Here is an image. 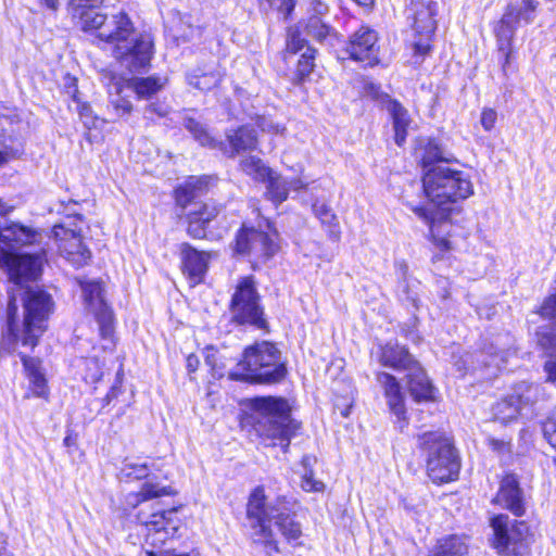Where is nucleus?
<instances>
[{
    "label": "nucleus",
    "mask_w": 556,
    "mask_h": 556,
    "mask_svg": "<svg viewBox=\"0 0 556 556\" xmlns=\"http://www.w3.org/2000/svg\"><path fill=\"white\" fill-rule=\"evenodd\" d=\"M539 345L545 351L547 361L544 364V370L547 380L556 381V330L541 329L536 333Z\"/></svg>",
    "instance_id": "obj_29"
},
{
    "label": "nucleus",
    "mask_w": 556,
    "mask_h": 556,
    "mask_svg": "<svg viewBox=\"0 0 556 556\" xmlns=\"http://www.w3.org/2000/svg\"><path fill=\"white\" fill-rule=\"evenodd\" d=\"M538 400V387L528 382H520L513 388L511 393L494 404L493 418L502 424L515 420L526 406Z\"/></svg>",
    "instance_id": "obj_12"
},
{
    "label": "nucleus",
    "mask_w": 556,
    "mask_h": 556,
    "mask_svg": "<svg viewBox=\"0 0 556 556\" xmlns=\"http://www.w3.org/2000/svg\"><path fill=\"white\" fill-rule=\"evenodd\" d=\"M227 140L232 150L231 156L243 152H251L257 148L255 131L249 126H242L232 134H228Z\"/></svg>",
    "instance_id": "obj_31"
},
{
    "label": "nucleus",
    "mask_w": 556,
    "mask_h": 556,
    "mask_svg": "<svg viewBox=\"0 0 556 556\" xmlns=\"http://www.w3.org/2000/svg\"><path fill=\"white\" fill-rule=\"evenodd\" d=\"M109 103L113 112L118 117L127 116L132 111V104L128 97L124 96V89L127 88L125 80L112 77L108 85Z\"/></svg>",
    "instance_id": "obj_28"
},
{
    "label": "nucleus",
    "mask_w": 556,
    "mask_h": 556,
    "mask_svg": "<svg viewBox=\"0 0 556 556\" xmlns=\"http://www.w3.org/2000/svg\"><path fill=\"white\" fill-rule=\"evenodd\" d=\"M167 113V109L165 105L160 104V102L150 103L144 111L147 117H152L153 114L157 116H164Z\"/></svg>",
    "instance_id": "obj_54"
},
{
    "label": "nucleus",
    "mask_w": 556,
    "mask_h": 556,
    "mask_svg": "<svg viewBox=\"0 0 556 556\" xmlns=\"http://www.w3.org/2000/svg\"><path fill=\"white\" fill-rule=\"evenodd\" d=\"M472 358L473 356L471 354H466L465 358H462L459 362H456L455 366H457L458 371L465 372L467 370L466 365L468 363H471V369L476 370L478 367L473 365Z\"/></svg>",
    "instance_id": "obj_56"
},
{
    "label": "nucleus",
    "mask_w": 556,
    "mask_h": 556,
    "mask_svg": "<svg viewBox=\"0 0 556 556\" xmlns=\"http://www.w3.org/2000/svg\"><path fill=\"white\" fill-rule=\"evenodd\" d=\"M419 445L427 457L428 476L434 483H445L457 478L459 457L448 438L441 432H427L419 437Z\"/></svg>",
    "instance_id": "obj_7"
},
{
    "label": "nucleus",
    "mask_w": 556,
    "mask_h": 556,
    "mask_svg": "<svg viewBox=\"0 0 556 556\" xmlns=\"http://www.w3.org/2000/svg\"><path fill=\"white\" fill-rule=\"evenodd\" d=\"M77 25L111 45L114 58L129 72H139L150 65L153 40L148 34H137L125 12L105 15L94 9L86 10L80 13Z\"/></svg>",
    "instance_id": "obj_3"
},
{
    "label": "nucleus",
    "mask_w": 556,
    "mask_h": 556,
    "mask_svg": "<svg viewBox=\"0 0 556 556\" xmlns=\"http://www.w3.org/2000/svg\"><path fill=\"white\" fill-rule=\"evenodd\" d=\"M13 210V206L9 205L8 203L3 202L0 199V215L4 216L9 214Z\"/></svg>",
    "instance_id": "obj_58"
},
{
    "label": "nucleus",
    "mask_w": 556,
    "mask_h": 556,
    "mask_svg": "<svg viewBox=\"0 0 556 556\" xmlns=\"http://www.w3.org/2000/svg\"><path fill=\"white\" fill-rule=\"evenodd\" d=\"M165 81L156 76L125 80L127 88L134 90L139 99L151 98L164 87Z\"/></svg>",
    "instance_id": "obj_32"
},
{
    "label": "nucleus",
    "mask_w": 556,
    "mask_h": 556,
    "mask_svg": "<svg viewBox=\"0 0 556 556\" xmlns=\"http://www.w3.org/2000/svg\"><path fill=\"white\" fill-rule=\"evenodd\" d=\"M199 365V359L194 355H189L187 358V367L190 371H195Z\"/></svg>",
    "instance_id": "obj_57"
},
{
    "label": "nucleus",
    "mask_w": 556,
    "mask_h": 556,
    "mask_svg": "<svg viewBox=\"0 0 556 556\" xmlns=\"http://www.w3.org/2000/svg\"><path fill=\"white\" fill-rule=\"evenodd\" d=\"M257 126L262 129V131L281 135L283 136L287 128L285 125L278 124L274 122L271 118L266 116H260L256 122Z\"/></svg>",
    "instance_id": "obj_46"
},
{
    "label": "nucleus",
    "mask_w": 556,
    "mask_h": 556,
    "mask_svg": "<svg viewBox=\"0 0 556 556\" xmlns=\"http://www.w3.org/2000/svg\"><path fill=\"white\" fill-rule=\"evenodd\" d=\"M256 432L266 439L279 440L286 448L298 426L290 417L288 402L280 397L264 396L250 401Z\"/></svg>",
    "instance_id": "obj_6"
},
{
    "label": "nucleus",
    "mask_w": 556,
    "mask_h": 556,
    "mask_svg": "<svg viewBox=\"0 0 556 556\" xmlns=\"http://www.w3.org/2000/svg\"><path fill=\"white\" fill-rule=\"evenodd\" d=\"M508 354V352H501L493 353L491 351L489 352H481L477 355L478 363H483L484 367H494L496 370H500L502 367V364L505 361V355Z\"/></svg>",
    "instance_id": "obj_44"
},
{
    "label": "nucleus",
    "mask_w": 556,
    "mask_h": 556,
    "mask_svg": "<svg viewBox=\"0 0 556 556\" xmlns=\"http://www.w3.org/2000/svg\"><path fill=\"white\" fill-rule=\"evenodd\" d=\"M493 503L510 510L516 516L525 513L522 491L514 475H506L500 484V490L493 498Z\"/></svg>",
    "instance_id": "obj_18"
},
{
    "label": "nucleus",
    "mask_w": 556,
    "mask_h": 556,
    "mask_svg": "<svg viewBox=\"0 0 556 556\" xmlns=\"http://www.w3.org/2000/svg\"><path fill=\"white\" fill-rule=\"evenodd\" d=\"M185 126L186 128L193 134L194 138L202 144V146H213L214 140L207 135L205 129L201 126L199 122H197L193 118H186L185 119Z\"/></svg>",
    "instance_id": "obj_43"
},
{
    "label": "nucleus",
    "mask_w": 556,
    "mask_h": 556,
    "mask_svg": "<svg viewBox=\"0 0 556 556\" xmlns=\"http://www.w3.org/2000/svg\"><path fill=\"white\" fill-rule=\"evenodd\" d=\"M277 232L243 227L237 236L236 252L265 262L278 251Z\"/></svg>",
    "instance_id": "obj_11"
},
{
    "label": "nucleus",
    "mask_w": 556,
    "mask_h": 556,
    "mask_svg": "<svg viewBox=\"0 0 556 556\" xmlns=\"http://www.w3.org/2000/svg\"><path fill=\"white\" fill-rule=\"evenodd\" d=\"M280 352L269 342L255 343L244 350L242 359L229 371L231 380L275 383L286 376Z\"/></svg>",
    "instance_id": "obj_5"
},
{
    "label": "nucleus",
    "mask_w": 556,
    "mask_h": 556,
    "mask_svg": "<svg viewBox=\"0 0 556 556\" xmlns=\"http://www.w3.org/2000/svg\"><path fill=\"white\" fill-rule=\"evenodd\" d=\"M270 8H276L287 18L295 7V0H273V4L266 1Z\"/></svg>",
    "instance_id": "obj_51"
},
{
    "label": "nucleus",
    "mask_w": 556,
    "mask_h": 556,
    "mask_svg": "<svg viewBox=\"0 0 556 556\" xmlns=\"http://www.w3.org/2000/svg\"><path fill=\"white\" fill-rule=\"evenodd\" d=\"M379 363L394 370L408 371L416 361L404 346L389 342L380 346Z\"/></svg>",
    "instance_id": "obj_22"
},
{
    "label": "nucleus",
    "mask_w": 556,
    "mask_h": 556,
    "mask_svg": "<svg viewBox=\"0 0 556 556\" xmlns=\"http://www.w3.org/2000/svg\"><path fill=\"white\" fill-rule=\"evenodd\" d=\"M508 522V516L505 515H498L492 519V527L495 535L494 545L500 552L508 548L510 542L515 540L509 530Z\"/></svg>",
    "instance_id": "obj_36"
},
{
    "label": "nucleus",
    "mask_w": 556,
    "mask_h": 556,
    "mask_svg": "<svg viewBox=\"0 0 556 556\" xmlns=\"http://www.w3.org/2000/svg\"><path fill=\"white\" fill-rule=\"evenodd\" d=\"M79 115L87 128L96 127L97 118L91 116V110L87 104L80 106Z\"/></svg>",
    "instance_id": "obj_53"
},
{
    "label": "nucleus",
    "mask_w": 556,
    "mask_h": 556,
    "mask_svg": "<svg viewBox=\"0 0 556 556\" xmlns=\"http://www.w3.org/2000/svg\"><path fill=\"white\" fill-rule=\"evenodd\" d=\"M468 545L464 538L451 535L439 541L434 556H466Z\"/></svg>",
    "instance_id": "obj_38"
},
{
    "label": "nucleus",
    "mask_w": 556,
    "mask_h": 556,
    "mask_svg": "<svg viewBox=\"0 0 556 556\" xmlns=\"http://www.w3.org/2000/svg\"><path fill=\"white\" fill-rule=\"evenodd\" d=\"M103 0H71L70 5L73 10V16L79 20L83 11L93 9L94 5L102 3Z\"/></svg>",
    "instance_id": "obj_48"
},
{
    "label": "nucleus",
    "mask_w": 556,
    "mask_h": 556,
    "mask_svg": "<svg viewBox=\"0 0 556 556\" xmlns=\"http://www.w3.org/2000/svg\"><path fill=\"white\" fill-rule=\"evenodd\" d=\"M211 178L207 176L195 177L191 176L188 180L179 186L176 191V201L179 205H187V203L194 198L198 192L204 190L210 182Z\"/></svg>",
    "instance_id": "obj_33"
},
{
    "label": "nucleus",
    "mask_w": 556,
    "mask_h": 556,
    "mask_svg": "<svg viewBox=\"0 0 556 556\" xmlns=\"http://www.w3.org/2000/svg\"><path fill=\"white\" fill-rule=\"evenodd\" d=\"M18 122L20 118L15 109L0 104V165L20 153V147L12 135H5L9 127Z\"/></svg>",
    "instance_id": "obj_19"
},
{
    "label": "nucleus",
    "mask_w": 556,
    "mask_h": 556,
    "mask_svg": "<svg viewBox=\"0 0 556 556\" xmlns=\"http://www.w3.org/2000/svg\"><path fill=\"white\" fill-rule=\"evenodd\" d=\"M21 361L24 366L25 375L29 381V392H27L24 397L29 399L30 396H35L48 400L50 390L41 366V361L24 354H21Z\"/></svg>",
    "instance_id": "obj_20"
},
{
    "label": "nucleus",
    "mask_w": 556,
    "mask_h": 556,
    "mask_svg": "<svg viewBox=\"0 0 556 556\" xmlns=\"http://www.w3.org/2000/svg\"><path fill=\"white\" fill-rule=\"evenodd\" d=\"M306 40L301 37L300 31L291 28L288 33L286 50L288 53L295 54L305 47Z\"/></svg>",
    "instance_id": "obj_45"
},
{
    "label": "nucleus",
    "mask_w": 556,
    "mask_h": 556,
    "mask_svg": "<svg viewBox=\"0 0 556 556\" xmlns=\"http://www.w3.org/2000/svg\"><path fill=\"white\" fill-rule=\"evenodd\" d=\"M418 157L422 175L437 165L452 163L450 155L434 140H428L426 146L419 149Z\"/></svg>",
    "instance_id": "obj_30"
},
{
    "label": "nucleus",
    "mask_w": 556,
    "mask_h": 556,
    "mask_svg": "<svg viewBox=\"0 0 556 556\" xmlns=\"http://www.w3.org/2000/svg\"><path fill=\"white\" fill-rule=\"evenodd\" d=\"M240 167L247 175L258 181H265L266 177L269 176L271 170L257 156H249L242 159L240 162Z\"/></svg>",
    "instance_id": "obj_39"
},
{
    "label": "nucleus",
    "mask_w": 556,
    "mask_h": 556,
    "mask_svg": "<svg viewBox=\"0 0 556 556\" xmlns=\"http://www.w3.org/2000/svg\"><path fill=\"white\" fill-rule=\"evenodd\" d=\"M315 50L313 48H306V50L302 53L301 58L298 61L296 70H295V78L298 83L304 81L308 75L312 73L315 64Z\"/></svg>",
    "instance_id": "obj_41"
},
{
    "label": "nucleus",
    "mask_w": 556,
    "mask_h": 556,
    "mask_svg": "<svg viewBox=\"0 0 556 556\" xmlns=\"http://www.w3.org/2000/svg\"><path fill=\"white\" fill-rule=\"evenodd\" d=\"M407 386L410 395L416 402H427L434 397V388L418 362L408 370Z\"/></svg>",
    "instance_id": "obj_23"
},
{
    "label": "nucleus",
    "mask_w": 556,
    "mask_h": 556,
    "mask_svg": "<svg viewBox=\"0 0 556 556\" xmlns=\"http://www.w3.org/2000/svg\"><path fill=\"white\" fill-rule=\"evenodd\" d=\"M497 113L494 109L485 108L481 112L480 123L485 131H491L496 123Z\"/></svg>",
    "instance_id": "obj_49"
},
{
    "label": "nucleus",
    "mask_w": 556,
    "mask_h": 556,
    "mask_svg": "<svg viewBox=\"0 0 556 556\" xmlns=\"http://www.w3.org/2000/svg\"><path fill=\"white\" fill-rule=\"evenodd\" d=\"M172 494L169 486H163L150 481L144 482L138 492H130L125 496L126 508H136L153 498Z\"/></svg>",
    "instance_id": "obj_27"
},
{
    "label": "nucleus",
    "mask_w": 556,
    "mask_h": 556,
    "mask_svg": "<svg viewBox=\"0 0 556 556\" xmlns=\"http://www.w3.org/2000/svg\"><path fill=\"white\" fill-rule=\"evenodd\" d=\"M41 1L47 8L51 9V10L58 9V4H59L58 0H41Z\"/></svg>",
    "instance_id": "obj_60"
},
{
    "label": "nucleus",
    "mask_w": 556,
    "mask_h": 556,
    "mask_svg": "<svg viewBox=\"0 0 556 556\" xmlns=\"http://www.w3.org/2000/svg\"><path fill=\"white\" fill-rule=\"evenodd\" d=\"M247 516L254 529V543L263 545L269 556L279 553L271 525L278 528L289 543L296 542L302 535L300 523L280 508L267 504L263 486L255 488L250 494Z\"/></svg>",
    "instance_id": "obj_4"
},
{
    "label": "nucleus",
    "mask_w": 556,
    "mask_h": 556,
    "mask_svg": "<svg viewBox=\"0 0 556 556\" xmlns=\"http://www.w3.org/2000/svg\"><path fill=\"white\" fill-rule=\"evenodd\" d=\"M123 478L142 479L149 475V467L144 463H136L130 459H125L121 468Z\"/></svg>",
    "instance_id": "obj_42"
},
{
    "label": "nucleus",
    "mask_w": 556,
    "mask_h": 556,
    "mask_svg": "<svg viewBox=\"0 0 556 556\" xmlns=\"http://www.w3.org/2000/svg\"><path fill=\"white\" fill-rule=\"evenodd\" d=\"M377 33L366 26L356 30L346 43L345 51L350 59L362 63L364 66H374L379 62Z\"/></svg>",
    "instance_id": "obj_14"
},
{
    "label": "nucleus",
    "mask_w": 556,
    "mask_h": 556,
    "mask_svg": "<svg viewBox=\"0 0 556 556\" xmlns=\"http://www.w3.org/2000/svg\"><path fill=\"white\" fill-rule=\"evenodd\" d=\"M315 216L321 222L323 225H326L330 228V231L338 238V218L337 215L332 212L331 207L326 203L316 202L313 205Z\"/></svg>",
    "instance_id": "obj_40"
},
{
    "label": "nucleus",
    "mask_w": 556,
    "mask_h": 556,
    "mask_svg": "<svg viewBox=\"0 0 556 556\" xmlns=\"http://www.w3.org/2000/svg\"><path fill=\"white\" fill-rule=\"evenodd\" d=\"M0 556H3V555L0 554Z\"/></svg>",
    "instance_id": "obj_61"
},
{
    "label": "nucleus",
    "mask_w": 556,
    "mask_h": 556,
    "mask_svg": "<svg viewBox=\"0 0 556 556\" xmlns=\"http://www.w3.org/2000/svg\"><path fill=\"white\" fill-rule=\"evenodd\" d=\"M306 33L321 43L334 46L338 40L337 33L319 16H309L306 23Z\"/></svg>",
    "instance_id": "obj_34"
},
{
    "label": "nucleus",
    "mask_w": 556,
    "mask_h": 556,
    "mask_svg": "<svg viewBox=\"0 0 556 556\" xmlns=\"http://www.w3.org/2000/svg\"><path fill=\"white\" fill-rule=\"evenodd\" d=\"M309 11L313 13L312 16H319L328 13V5L321 0H312L309 4Z\"/></svg>",
    "instance_id": "obj_55"
},
{
    "label": "nucleus",
    "mask_w": 556,
    "mask_h": 556,
    "mask_svg": "<svg viewBox=\"0 0 556 556\" xmlns=\"http://www.w3.org/2000/svg\"><path fill=\"white\" fill-rule=\"evenodd\" d=\"M40 233L18 223L0 229V266L9 274L13 287L9 291L7 308L8 330L3 348L14 351L17 344L33 350L47 329L46 321L52 312L51 296L39 288L26 283L36 280L43 263L41 254L16 255L13 249L38 242Z\"/></svg>",
    "instance_id": "obj_1"
},
{
    "label": "nucleus",
    "mask_w": 556,
    "mask_h": 556,
    "mask_svg": "<svg viewBox=\"0 0 556 556\" xmlns=\"http://www.w3.org/2000/svg\"><path fill=\"white\" fill-rule=\"evenodd\" d=\"M219 210L216 205L204 203L199 210L189 213L188 232L193 238L205 236V226L217 216Z\"/></svg>",
    "instance_id": "obj_26"
},
{
    "label": "nucleus",
    "mask_w": 556,
    "mask_h": 556,
    "mask_svg": "<svg viewBox=\"0 0 556 556\" xmlns=\"http://www.w3.org/2000/svg\"><path fill=\"white\" fill-rule=\"evenodd\" d=\"M544 437L556 450V415L544 426Z\"/></svg>",
    "instance_id": "obj_52"
},
{
    "label": "nucleus",
    "mask_w": 556,
    "mask_h": 556,
    "mask_svg": "<svg viewBox=\"0 0 556 556\" xmlns=\"http://www.w3.org/2000/svg\"><path fill=\"white\" fill-rule=\"evenodd\" d=\"M434 3L421 5L414 16V30L418 39L414 42L415 54L426 55L431 49V38L434 34L437 22L434 20Z\"/></svg>",
    "instance_id": "obj_16"
},
{
    "label": "nucleus",
    "mask_w": 556,
    "mask_h": 556,
    "mask_svg": "<svg viewBox=\"0 0 556 556\" xmlns=\"http://www.w3.org/2000/svg\"><path fill=\"white\" fill-rule=\"evenodd\" d=\"M490 444L494 447V450L502 451L506 446L505 441H497L495 439H490Z\"/></svg>",
    "instance_id": "obj_59"
},
{
    "label": "nucleus",
    "mask_w": 556,
    "mask_h": 556,
    "mask_svg": "<svg viewBox=\"0 0 556 556\" xmlns=\"http://www.w3.org/2000/svg\"><path fill=\"white\" fill-rule=\"evenodd\" d=\"M53 236L61 253L75 266H84L90 260L91 252L84 245L79 232L63 225H55Z\"/></svg>",
    "instance_id": "obj_15"
},
{
    "label": "nucleus",
    "mask_w": 556,
    "mask_h": 556,
    "mask_svg": "<svg viewBox=\"0 0 556 556\" xmlns=\"http://www.w3.org/2000/svg\"><path fill=\"white\" fill-rule=\"evenodd\" d=\"M180 257L182 273L189 278L192 285L200 283L207 270L211 254L204 251H198L189 243L180 245Z\"/></svg>",
    "instance_id": "obj_17"
},
{
    "label": "nucleus",
    "mask_w": 556,
    "mask_h": 556,
    "mask_svg": "<svg viewBox=\"0 0 556 556\" xmlns=\"http://www.w3.org/2000/svg\"><path fill=\"white\" fill-rule=\"evenodd\" d=\"M232 320L239 325H251L257 329H267V321L263 318L260 305V295L253 277H243L239 280L231 299Z\"/></svg>",
    "instance_id": "obj_10"
},
{
    "label": "nucleus",
    "mask_w": 556,
    "mask_h": 556,
    "mask_svg": "<svg viewBox=\"0 0 556 556\" xmlns=\"http://www.w3.org/2000/svg\"><path fill=\"white\" fill-rule=\"evenodd\" d=\"M102 367L103 363H100L97 354L81 358L77 363V368L80 371L81 378L87 383H97L101 380L103 376Z\"/></svg>",
    "instance_id": "obj_37"
},
{
    "label": "nucleus",
    "mask_w": 556,
    "mask_h": 556,
    "mask_svg": "<svg viewBox=\"0 0 556 556\" xmlns=\"http://www.w3.org/2000/svg\"><path fill=\"white\" fill-rule=\"evenodd\" d=\"M86 308L92 313L99 325L101 349L112 352L115 348L113 313L104 301L103 286L100 280L78 279Z\"/></svg>",
    "instance_id": "obj_9"
},
{
    "label": "nucleus",
    "mask_w": 556,
    "mask_h": 556,
    "mask_svg": "<svg viewBox=\"0 0 556 556\" xmlns=\"http://www.w3.org/2000/svg\"><path fill=\"white\" fill-rule=\"evenodd\" d=\"M387 110L392 118L395 143L403 146L406 141L407 129L412 124L408 111L396 100H389Z\"/></svg>",
    "instance_id": "obj_25"
},
{
    "label": "nucleus",
    "mask_w": 556,
    "mask_h": 556,
    "mask_svg": "<svg viewBox=\"0 0 556 556\" xmlns=\"http://www.w3.org/2000/svg\"><path fill=\"white\" fill-rule=\"evenodd\" d=\"M302 489L306 492H321L325 489V484L316 480L312 471H305L302 477Z\"/></svg>",
    "instance_id": "obj_47"
},
{
    "label": "nucleus",
    "mask_w": 556,
    "mask_h": 556,
    "mask_svg": "<svg viewBox=\"0 0 556 556\" xmlns=\"http://www.w3.org/2000/svg\"><path fill=\"white\" fill-rule=\"evenodd\" d=\"M267 195L276 204L287 200L290 189L300 190L305 187L301 179L287 180L277 173L270 170L269 176L266 177Z\"/></svg>",
    "instance_id": "obj_24"
},
{
    "label": "nucleus",
    "mask_w": 556,
    "mask_h": 556,
    "mask_svg": "<svg viewBox=\"0 0 556 556\" xmlns=\"http://www.w3.org/2000/svg\"><path fill=\"white\" fill-rule=\"evenodd\" d=\"M422 188L430 202L439 206L435 213L422 206H415L406 201L413 212L429 225L432 242L441 251L451 250L450 240L452 223L448 219L451 210L445 205L465 200L473 194V184L468 172L451 164H441L426 170L422 175Z\"/></svg>",
    "instance_id": "obj_2"
},
{
    "label": "nucleus",
    "mask_w": 556,
    "mask_h": 556,
    "mask_svg": "<svg viewBox=\"0 0 556 556\" xmlns=\"http://www.w3.org/2000/svg\"><path fill=\"white\" fill-rule=\"evenodd\" d=\"M540 314L544 318L556 320V293L548 296L540 308Z\"/></svg>",
    "instance_id": "obj_50"
},
{
    "label": "nucleus",
    "mask_w": 556,
    "mask_h": 556,
    "mask_svg": "<svg viewBox=\"0 0 556 556\" xmlns=\"http://www.w3.org/2000/svg\"><path fill=\"white\" fill-rule=\"evenodd\" d=\"M538 7L539 2L536 0H519L507 4L494 29L498 50L505 56L504 67L509 63L513 53L511 43L520 22L531 24L535 18Z\"/></svg>",
    "instance_id": "obj_8"
},
{
    "label": "nucleus",
    "mask_w": 556,
    "mask_h": 556,
    "mask_svg": "<svg viewBox=\"0 0 556 556\" xmlns=\"http://www.w3.org/2000/svg\"><path fill=\"white\" fill-rule=\"evenodd\" d=\"M377 382L383 390L384 397L387 399L390 410L400 419H405V404L404 394L397 379L388 372H378L376 376Z\"/></svg>",
    "instance_id": "obj_21"
},
{
    "label": "nucleus",
    "mask_w": 556,
    "mask_h": 556,
    "mask_svg": "<svg viewBox=\"0 0 556 556\" xmlns=\"http://www.w3.org/2000/svg\"><path fill=\"white\" fill-rule=\"evenodd\" d=\"M137 519L144 526L147 530L146 541L152 546L162 545L167 540L173 539L180 527V520L177 518L175 509L152 514L140 510Z\"/></svg>",
    "instance_id": "obj_13"
},
{
    "label": "nucleus",
    "mask_w": 556,
    "mask_h": 556,
    "mask_svg": "<svg viewBox=\"0 0 556 556\" xmlns=\"http://www.w3.org/2000/svg\"><path fill=\"white\" fill-rule=\"evenodd\" d=\"M187 78L190 86L199 90L206 91L218 85L222 75L216 71L204 72L201 68H197L189 73Z\"/></svg>",
    "instance_id": "obj_35"
}]
</instances>
